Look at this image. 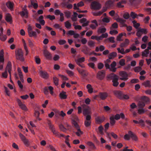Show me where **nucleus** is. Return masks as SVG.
<instances>
[{"mask_svg": "<svg viewBox=\"0 0 151 151\" xmlns=\"http://www.w3.org/2000/svg\"><path fill=\"white\" fill-rule=\"evenodd\" d=\"M145 112V111L143 108H139L138 110V113L140 114H143Z\"/></svg>", "mask_w": 151, "mask_h": 151, "instance_id": "49530a36", "label": "nucleus"}, {"mask_svg": "<svg viewBox=\"0 0 151 151\" xmlns=\"http://www.w3.org/2000/svg\"><path fill=\"white\" fill-rule=\"evenodd\" d=\"M84 5V3L82 1H81L78 3L77 4H73V9L75 10H79V7H82Z\"/></svg>", "mask_w": 151, "mask_h": 151, "instance_id": "2eb2a0df", "label": "nucleus"}, {"mask_svg": "<svg viewBox=\"0 0 151 151\" xmlns=\"http://www.w3.org/2000/svg\"><path fill=\"white\" fill-rule=\"evenodd\" d=\"M27 32L28 35L30 37H37V33L36 32L33 31L32 27L29 24L28 25Z\"/></svg>", "mask_w": 151, "mask_h": 151, "instance_id": "0eeeda50", "label": "nucleus"}, {"mask_svg": "<svg viewBox=\"0 0 151 151\" xmlns=\"http://www.w3.org/2000/svg\"><path fill=\"white\" fill-rule=\"evenodd\" d=\"M88 45L90 47H94L95 43L92 41H90L88 42Z\"/></svg>", "mask_w": 151, "mask_h": 151, "instance_id": "338daca9", "label": "nucleus"}, {"mask_svg": "<svg viewBox=\"0 0 151 151\" xmlns=\"http://www.w3.org/2000/svg\"><path fill=\"white\" fill-rule=\"evenodd\" d=\"M19 14L22 17L27 18L28 17V12L27 9H22V11L19 12Z\"/></svg>", "mask_w": 151, "mask_h": 151, "instance_id": "4468645a", "label": "nucleus"}, {"mask_svg": "<svg viewBox=\"0 0 151 151\" xmlns=\"http://www.w3.org/2000/svg\"><path fill=\"white\" fill-rule=\"evenodd\" d=\"M129 40L128 39H126L124 42L121 43L119 46L121 47H126L129 45Z\"/></svg>", "mask_w": 151, "mask_h": 151, "instance_id": "6ab92c4d", "label": "nucleus"}, {"mask_svg": "<svg viewBox=\"0 0 151 151\" xmlns=\"http://www.w3.org/2000/svg\"><path fill=\"white\" fill-rule=\"evenodd\" d=\"M77 13L76 12H74L73 14V17L71 18L72 20L73 21H76L77 20Z\"/></svg>", "mask_w": 151, "mask_h": 151, "instance_id": "37998d69", "label": "nucleus"}, {"mask_svg": "<svg viewBox=\"0 0 151 151\" xmlns=\"http://www.w3.org/2000/svg\"><path fill=\"white\" fill-rule=\"evenodd\" d=\"M53 81L54 84L56 86H57L58 84L59 80L58 78L56 76H54L53 77Z\"/></svg>", "mask_w": 151, "mask_h": 151, "instance_id": "de8ad7c7", "label": "nucleus"}, {"mask_svg": "<svg viewBox=\"0 0 151 151\" xmlns=\"http://www.w3.org/2000/svg\"><path fill=\"white\" fill-rule=\"evenodd\" d=\"M65 26L67 29H69L70 28L71 25V24L68 21H66L65 23Z\"/></svg>", "mask_w": 151, "mask_h": 151, "instance_id": "8fccbe9b", "label": "nucleus"}, {"mask_svg": "<svg viewBox=\"0 0 151 151\" xmlns=\"http://www.w3.org/2000/svg\"><path fill=\"white\" fill-rule=\"evenodd\" d=\"M96 122L97 124H100L103 122L104 120V117H97L96 118Z\"/></svg>", "mask_w": 151, "mask_h": 151, "instance_id": "a878e982", "label": "nucleus"}, {"mask_svg": "<svg viewBox=\"0 0 151 151\" xmlns=\"http://www.w3.org/2000/svg\"><path fill=\"white\" fill-rule=\"evenodd\" d=\"M66 93L64 91H62L60 93L59 97L61 99H65L67 98V96L66 94Z\"/></svg>", "mask_w": 151, "mask_h": 151, "instance_id": "c756f323", "label": "nucleus"}, {"mask_svg": "<svg viewBox=\"0 0 151 151\" xmlns=\"http://www.w3.org/2000/svg\"><path fill=\"white\" fill-rule=\"evenodd\" d=\"M131 137L129 135V134H125L124 136V139L125 140H129L130 139Z\"/></svg>", "mask_w": 151, "mask_h": 151, "instance_id": "69168bd1", "label": "nucleus"}, {"mask_svg": "<svg viewBox=\"0 0 151 151\" xmlns=\"http://www.w3.org/2000/svg\"><path fill=\"white\" fill-rule=\"evenodd\" d=\"M145 10L148 13V14H151V8H145Z\"/></svg>", "mask_w": 151, "mask_h": 151, "instance_id": "774afa93", "label": "nucleus"}, {"mask_svg": "<svg viewBox=\"0 0 151 151\" xmlns=\"http://www.w3.org/2000/svg\"><path fill=\"white\" fill-rule=\"evenodd\" d=\"M120 117L122 119H124L125 118V116L124 114L121 113L120 114H117L114 116V119L116 120L119 119Z\"/></svg>", "mask_w": 151, "mask_h": 151, "instance_id": "4be33fe9", "label": "nucleus"}, {"mask_svg": "<svg viewBox=\"0 0 151 151\" xmlns=\"http://www.w3.org/2000/svg\"><path fill=\"white\" fill-rule=\"evenodd\" d=\"M19 135L21 139L25 145L28 146L29 145V141L24 135L20 133Z\"/></svg>", "mask_w": 151, "mask_h": 151, "instance_id": "6e6552de", "label": "nucleus"}, {"mask_svg": "<svg viewBox=\"0 0 151 151\" xmlns=\"http://www.w3.org/2000/svg\"><path fill=\"white\" fill-rule=\"evenodd\" d=\"M106 30L105 28L104 27H101L98 29V32L100 33H103L105 32Z\"/></svg>", "mask_w": 151, "mask_h": 151, "instance_id": "79ce46f5", "label": "nucleus"}, {"mask_svg": "<svg viewBox=\"0 0 151 151\" xmlns=\"http://www.w3.org/2000/svg\"><path fill=\"white\" fill-rule=\"evenodd\" d=\"M7 39V37L5 35H3L0 33V39L2 41H5Z\"/></svg>", "mask_w": 151, "mask_h": 151, "instance_id": "58836bf2", "label": "nucleus"}, {"mask_svg": "<svg viewBox=\"0 0 151 151\" xmlns=\"http://www.w3.org/2000/svg\"><path fill=\"white\" fill-rule=\"evenodd\" d=\"M119 79L121 81H127L129 79V75L127 72L121 71L119 72Z\"/></svg>", "mask_w": 151, "mask_h": 151, "instance_id": "20e7f679", "label": "nucleus"}, {"mask_svg": "<svg viewBox=\"0 0 151 151\" xmlns=\"http://www.w3.org/2000/svg\"><path fill=\"white\" fill-rule=\"evenodd\" d=\"M110 123L112 125H113L115 123V119L114 118V116H112L110 117Z\"/></svg>", "mask_w": 151, "mask_h": 151, "instance_id": "ea45409f", "label": "nucleus"}, {"mask_svg": "<svg viewBox=\"0 0 151 151\" xmlns=\"http://www.w3.org/2000/svg\"><path fill=\"white\" fill-rule=\"evenodd\" d=\"M77 69L79 73L82 76L84 77L88 75V73L85 70L78 68H77Z\"/></svg>", "mask_w": 151, "mask_h": 151, "instance_id": "dca6fc26", "label": "nucleus"}, {"mask_svg": "<svg viewBox=\"0 0 151 151\" xmlns=\"http://www.w3.org/2000/svg\"><path fill=\"white\" fill-rule=\"evenodd\" d=\"M85 59L83 57L75 60V61L77 64L81 63L85 61Z\"/></svg>", "mask_w": 151, "mask_h": 151, "instance_id": "7c9ffc66", "label": "nucleus"}, {"mask_svg": "<svg viewBox=\"0 0 151 151\" xmlns=\"http://www.w3.org/2000/svg\"><path fill=\"white\" fill-rule=\"evenodd\" d=\"M4 50H2L0 51V62L3 63H4Z\"/></svg>", "mask_w": 151, "mask_h": 151, "instance_id": "cd10ccee", "label": "nucleus"}, {"mask_svg": "<svg viewBox=\"0 0 151 151\" xmlns=\"http://www.w3.org/2000/svg\"><path fill=\"white\" fill-rule=\"evenodd\" d=\"M101 8V6L99 2L93 1L91 4V8L94 9H99Z\"/></svg>", "mask_w": 151, "mask_h": 151, "instance_id": "1a4fd4ad", "label": "nucleus"}, {"mask_svg": "<svg viewBox=\"0 0 151 151\" xmlns=\"http://www.w3.org/2000/svg\"><path fill=\"white\" fill-rule=\"evenodd\" d=\"M132 23L133 24V26L136 29H138L139 27L140 26V24L139 23H137L134 20L132 21Z\"/></svg>", "mask_w": 151, "mask_h": 151, "instance_id": "a19ab883", "label": "nucleus"}, {"mask_svg": "<svg viewBox=\"0 0 151 151\" xmlns=\"http://www.w3.org/2000/svg\"><path fill=\"white\" fill-rule=\"evenodd\" d=\"M83 108V114L85 116L90 115L91 114V109L90 107L85 104L81 106Z\"/></svg>", "mask_w": 151, "mask_h": 151, "instance_id": "423d86ee", "label": "nucleus"}, {"mask_svg": "<svg viewBox=\"0 0 151 151\" xmlns=\"http://www.w3.org/2000/svg\"><path fill=\"white\" fill-rule=\"evenodd\" d=\"M22 41L23 45L24 48L26 52L25 55H27L29 53V51L28 49V48L26 44L25 40L24 39H22Z\"/></svg>", "mask_w": 151, "mask_h": 151, "instance_id": "393cba45", "label": "nucleus"}, {"mask_svg": "<svg viewBox=\"0 0 151 151\" xmlns=\"http://www.w3.org/2000/svg\"><path fill=\"white\" fill-rule=\"evenodd\" d=\"M58 114L60 116L62 117H64L66 115V114L63 111H59Z\"/></svg>", "mask_w": 151, "mask_h": 151, "instance_id": "e2e57ef3", "label": "nucleus"}, {"mask_svg": "<svg viewBox=\"0 0 151 151\" xmlns=\"http://www.w3.org/2000/svg\"><path fill=\"white\" fill-rule=\"evenodd\" d=\"M40 76L43 78L47 79L49 77V75L47 73L43 71H40L39 72Z\"/></svg>", "mask_w": 151, "mask_h": 151, "instance_id": "412c9836", "label": "nucleus"}, {"mask_svg": "<svg viewBox=\"0 0 151 151\" xmlns=\"http://www.w3.org/2000/svg\"><path fill=\"white\" fill-rule=\"evenodd\" d=\"M112 82L113 83V85L115 87L117 86L119 84V83L118 82V80L112 81Z\"/></svg>", "mask_w": 151, "mask_h": 151, "instance_id": "052dcab7", "label": "nucleus"}, {"mask_svg": "<svg viewBox=\"0 0 151 151\" xmlns=\"http://www.w3.org/2000/svg\"><path fill=\"white\" fill-rule=\"evenodd\" d=\"M12 64L11 62L9 61L8 62L7 65L6 66L5 70L8 71L9 74L10 76H11V72L12 70Z\"/></svg>", "mask_w": 151, "mask_h": 151, "instance_id": "ddd939ff", "label": "nucleus"}, {"mask_svg": "<svg viewBox=\"0 0 151 151\" xmlns=\"http://www.w3.org/2000/svg\"><path fill=\"white\" fill-rule=\"evenodd\" d=\"M86 144L88 146L90 147L91 148H95V146L94 144L92 142H87Z\"/></svg>", "mask_w": 151, "mask_h": 151, "instance_id": "603ef678", "label": "nucleus"}, {"mask_svg": "<svg viewBox=\"0 0 151 151\" xmlns=\"http://www.w3.org/2000/svg\"><path fill=\"white\" fill-rule=\"evenodd\" d=\"M142 69V68L140 66L135 67L134 68V70L135 72H139Z\"/></svg>", "mask_w": 151, "mask_h": 151, "instance_id": "6e6d98bb", "label": "nucleus"}, {"mask_svg": "<svg viewBox=\"0 0 151 151\" xmlns=\"http://www.w3.org/2000/svg\"><path fill=\"white\" fill-rule=\"evenodd\" d=\"M69 137L70 136L69 135H68L67 136H64V137H65V142L66 144L70 148L71 147L69 142Z\"/></svg>", "mask_w": 151, "mask_h": 151, "instance_id": "c9c22d12", "label": "nucleus"}, {"mask_svg": "<svg viewBox=\"0 0 151 151\" xmlns=\"http://www.w3.org/2000/svg\"><path fill=\"white\" fill-rule=\"evenodd\" d=\"M105 76V71L104 70H101L99 71L96 76L97 78L100 80L103 79Z\"/></svg>", "mask_w": 151, "mask_h": 151, "instance_id": "f8f14e48", "label": "nucleus"}, {"mask_svg": "<svg viewBox=\"0 0 151 151\" xmlns=\"http://www.w3.org/2000/svg\"><path fill=\"white\" fill-rule=\"evenodd\" d=\"M145 106V103L142 101H139L138 104V106L139 108H143Z\"/></svg>", "mask_w": 151, "mask_h": 151, "instance_id": "4c0bfd02", "label": "nucleus"}, {"mask_svg": "<svg viewBox=\"0 0 151 151\" xmlns=\"http://www.w3.org/2000/svg\"><path fill=\"white\" fill-rule=\"evenodd\" d=\"M67 73L70 76H74V73L72 71L69 70H67L66 71Z\"/></svg>", "mask_w": 151, "mask_h": 151, "instance_id": "13d9d810", "label": "nucleus"}, {"mask_svg": "<svg viewBox=\"0 0 151 151\" xmlns=\"http://www.w3.org/2000/svg\"><path fill=\"white\" fill-rule=\"evenodd\" d=\"M58 76H60L62 80L64 81H67L68 80V78L66 76L63 75L59 74Z\"/></svg>", "mask_w": 151, "mask_h": 151, "instance_id": "4d7b16f0", "label": "nucleus"}, {"mask_svg": "<svg viewBox=\"0 0 151 151\" xmlns=\"http://www.w3.org/2000/svg\"><path fill=\"white\" fill-rule=\"evenodd\" d=\"M5 19L7 22L10 24H11L12 22V16L9 13H7L6 14Z\"/></svg>", "mask_w": 151, "mask_h": 151, "instance_id": "aec40b11", "label": "nucleus"}, {"mask_svg": "<svg viewBox=\"0 0 151 151\" xmlns=\"http://www.w3.org/2000/svg\"><path fill=\"white\" fill-rule=\"evenodd\" d=\"M109 77L111 79L112 81L118 80V76L113 73H111L109 76Z\"/></svg>", "mask_w": 151, "mask_h": 151, "instance_id": "bb28decb", "label": "nucleus"}, {"mask_svg": "<svg viewBox=\"0 0 151 151\" xmlns=\"http://www.w3.org/2000/svg\"><path fill=\"white\" fill-rule=\"evenodd\" d=\"M116 20L117 22L122 24V26L126 27V24H125V22H126L125 20L121 18H118L116 19Z\"/></svg>", "mask_w": 151, "mask_h": 151, "instance_id": "b1692460", "label": "nucleus"}, {"mask_svg": "<svg viewBox=\"0 0 151 151\" xmlns=\"http://www.w3.org/2000/svg\"><path fill=\"white\" fill-rule=\"evenodd\" d=\"M48 125L50 129L51 130L53 134L56 137L59 138H60L61 137H64V134H60L58 132L55 130V128L54 127L53 125L52 124L50 121H49Z\"/></svg>", "mask_w": 151, "mask_h": 151, "instance_id": "f257e3e1", "label": "nucleus"}, {"mask_svg": "<svg viewBox=\"0 0 151 151\" xmlns=\"http://www.w3.org/2000/svg\"><path fill=\"white\" fill-rule=\"evenodd\" d=\"M130 16L133 19H135L137 17V14L133 12H131L130 13Z\"/></svg>", "mask_w": 151, "mask_h": 151, "instance_id": "0e129e2a", "label": "nucleus"}, {"mask_svg": "<svg viewBox=\"0 0 151 151\" xmlns=\"http://www.w3.org/2000/svg\"><path fill=\"white\" fill-rule=\"evenodd\" d=\"M142 84L145 87H150L151 86L150 81L148 80L145 81L142 83Z\"/></svg>", "mask_w": 151, "mask_h": 151, "instance_id": "f704fd0d", "label": "nucleus"}, {"mask_svg": "<svg viewBox=\"0 0 151 151\" xmlns=\"http://www.w3.org/2000/svg\"><path fill=\"white\" fill-rule=\"evenodd\" d=\"M91 116L90 115H88L86 116V119L84 122V124L86 127H88L90 126L91 121Z\"/></svg>", "mask_w": 151, "mask_h": 151, "instance_id": "9d476101", "label": "nucleus"}, {"mask_svg": "<svg viewBox=\"0 0 151 151\" xmlns=\"http://www.w3.org/2000/svg\"><path fill=\"white\" fill-rule=\"evenodd\" d=\"M119 64L121 66H124L125 64V60L123 59H121L119 62Z\"/></svg>", "mask_w": 151, "mask_h": 151, "instance_id": "09e8293b", "label": "nucleus"}, {"mask_svg": "<svg viewBox=\"0 0 151 151\" xmlns=\"http://www.w3.org/2000/svg\"><path fill=\"white\" fill-rule=\"evenodd\" d=\"M149 53V51L148 49H146L142 53V55L143 57H147Z\"/></svg>", "mask_w": 151, "mask_h": 151, "instance_id": "72a5a7b5", "label": "nucleus"}, {"mask_svg": "<svg viewBox=\"0 0 151 151\" xmlns=\"http://www.w3.org/2000/svg\"><path fill=\"white\" fill-rule=\"evenodd\" d=\"M46 18L49 19L50 20H52L55 19V16L54 15H49L46 16Z\"/></svg>", "mask_w": 151, "mask_h": 151, "instance_id": "680f3d73", "label": "nucleus"}, {"mask_svg": "<svg viewBox=\"0 0 151 151\" xmlns=\"http://www.w3.org/2000/svg\"><path fill=\"white\" fill-rule=\"evenodd\" d=\"M7 7L11 11L13 10L14 4L13 3L8 2L6 4Z\"/></svg>", "mask_w": 151, "mask_h": 151, "instance_id": "c85d7f7f", "label": "nucleus"}, {"mask_svg": "<svg viewBox=\"0 0 151 151\" xmlns=\"http://www.w3.org/2000/svg\"><path fill=\"white\" fill-rule=\"evenodd\" d=\"M15 55L16 58L17 59L22 61L24 60L23 52L22 49H19L16 50L15 51Z\"/></svg>", "mask_w": 151, "mask_h": 151, "instance_id": "39448f33", "label": "nucleus"}, {"mask_svg": "<svg viewBox=\"0 0 151 151\" xmlns=\"http://www.w3.org/2000/svg\"><path fill=\"white\" fill-rule=\"evenodd\" d=\"M18 85L20 89L22 90L23 88V86L21 81L18 80L17 82Z\"/></svg>", "mask_w": 151, "mask_h": 151, "instance_id": "3c124183", "label": "nucleus"}, {"mask_svg": "<svg viewBox=\"0 0 151 151\" xmlns=\"http://www.w3.org/2000/svg\"><path fill=\"white\" fill-rule=\"evenodd\" d=\"M123 36V34L122 33H120L119 34V35L117 36L116 40L117 41H123V40L122 38V36Z\"/></svg>", "mask_w": 151, "mask_h": 151, "instance_id": "e433bc0d", "label": "nucleus"}, {"mask_svg": "<svg viewBox=\"0 0 151 151\" xmlns=\"http://www.w3.org/2000/svg\"><path fill=\"white\" fill-rule=\"evenodd\" d=\"M59 127L60 130L64 132L66 131V129L64 127L63 125L62 124H60L59 125Z\"/></svg>", "mask_w": 151, "mask_h": 151, "instance_id": "5fc2aeb1", "label": "nucleus"}, {"mask_svg": "<svg viewBox=\"0 0 151 151\" xmlns=\"http://www.w3.org/2000/svg\"><path fill=\"white\" fill-rule=\"evenodd\" d=\"M86 88L88 89V92L91 93L93 92V88L91 84H88L86 86Z\"/></svg>", "mask_w": 151, "mask_h": 151, "instance_id": "2f4dec72", "label": "nucleus"}, {"mask_svg": "<svg viewBox=\"0 0 151 151\" xmlns=\"http://www.w3.org/2000/svg\"><path fill=\"white\" fill-rule=\"evenodd\" d=\"M108 94L106 92H100L99 94L95 96L94 97V99L98 100H104L108 97Z\"/></svg>", "mask_w": 151, "mask_h": 151, "instance_id": "f03ea898", "label": "nucleus"}, {"mask_svg": "<svg viewBox=\"0 0 151 151\" xmlns=\"http://www.w3.org/2000/svg\"><path fill=\"white\" fill-rule=\"evenodd\" d=\"M110 18L108 17H104L102 19V21L104 22L108 23L110 22Z\"/></svg>", "mask_w": 151, "mask_h": 151, "instance_id": "bf43d9fd", "label": "nucleus"}, {"mask_svg": "<svg viewBox=\"0 0 151 151\" xmlns=\"http://www.w3.org/2000/svg\"><path fill=\"white\" fill-rule=\"evenodd\" d=\"M117 55V53L115 52H113L110 53L108 56V57L110 59H114Z\"/></svg>", "mask_w": 151, "mask_h": 151, "instance_id": "473e14b6", "label": "nucleus"}, {"mask_svg": "<svg viewBox=\"0 0 151 151\" xmlns=\"http://www.w3.org/2000/svg\"><path fill=\"white\" fill-rule=\"evenodd\" d=\"M79 22L82 24V26L83 27L87 26L89 22V21H87L85 18H83L80 19Z\"/></svg>", "mask_w": 151, "mask_h": 151, "instance_id": "a211bd4d", "label": "nucleus"}, {"mask_svg": "<svg viewBox=\"0 0 151 151\" xmlns=\"http://www.w3.org/2000/svg\"><path fill=\"white\" fill-rule=\"evenodd\" d=\"M31 4L34 9H36L38 7V5L36 3H35L33 2V1H31Z\"/></svg>", "mask_w": 151, "mask_h": 151, "instance_id": "864d4df0", "label": "nucleus"}, {"mask_svg": "<svg viewBox=\"0 0 151 151\" xmlns=\"http://www.w3.org/2000/svg\"><path fill=\"white\" fill-rule=\"evenodd\" d=\"M43 54L46 59L48 60H50L52 59V56L51 54L47 50H44Z\"/></svg>", "mask_w": 151, "mask_h": 151, "instance_id": "f3484780", "label": "nucleus"}, {"mask_svg": "<svg viewBox=\"0 0 151 151\" xmlns=\"http://www.w3.org/2000/svg\"><path fill=\"white\" fill-rule=\"evenodd\" d=\"M117 50H118V52L119 53H120L122 54H125V51L124 49L122 48V47L121 48H120L119 47L117 48Z\"/></svg>", "mask_w": 151, "mask_h": 151, "instance_id": "a18cd8bd", "label": "nucleus"}, {"mask_svg": "<svg viewBox=\"0 0 151 151\" xmlns=\"http://www.w3.org/2000/svg\"><path fill=\"white\" fill-rule=\"evenodd\" d=\"M116 65V62L114 61L110 65L108 63H105V67L106 69H108L111 71L114 72H115L117 68L115 67Z\"/></svg>", "mask_w": 151, "mask_h": 151, "instance_id": "7ed1b4c3", "label": "nucleus"}, {"mask_svg": "<svg viewBox=\"0 0 151 151\" xmlns=\"http://www.w3.org/2000/svg\"><path fill=\"white\" fill-rule=\"evenodd\" d=\"M16 100L19 106L21 109L25 111H27L28 109L26 105L24 104H23L19 99H17Z\"/></svg>", "mask_w": 151, "mask_h": 151, "instance_id": "9b49d317", "label": "nucleus"}, {"mask_svg": "<svg viewBox=\"0 0 151 151\" xmlns=\"http://www.w3.org/2000/svg\"><path fill=\"white\" fill-rule=\"evenodd\" d=\"M128 134H129L131 137L132 139L135 141H137L138 140V138L136 135L133 133L131 131H129L128 132Z\"/></svg>", "mask_w": 151, "mask_h": 151, "instance_id": "5701e85b", "label": "nucleus"}, {"mask_svg": "<svg viewBox=\"0 0 151 151\" xmlns=\"http://www.w3.org/2000/svg\"><path fill=\"white\" fill-rule=\"evenodd\" d=\"M77 131L76 132V134L78 136H80L83 134V132L80 129L78 128L77 129Z\"/></svg>", "mask_w": 151, "mask_h": 151, "instance_id": "c03bdc74", "label": "nucleus"}]
</instances>
